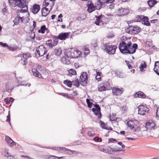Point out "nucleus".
Here are the masks:
<instances>
[{"label": "nucleus", "instance_id": "1", "mask_svg": "<svg viewBox=\"0 0 159 159\" xmlns=\"http://www.w3.org/2000/svg\"><path fill=\"white\" fill-rule=\"evenodd\" d=\"M122 38L123 40L119 46L120 52L123 53L130 54H132L135 52L138 48V45L135 43L132 45L130 38H127L124 36L122 37Z\"/></svg>", "mask_w": 159, "mask_h": 159}, {"label": "nucleus", "instance_id": "2", "mask_svg": "<svg viewBox=\"0 0 159 159\" xmlns=\"http://www.w3.org/2000/svg\"><path fill=\"white\" fill-rule=\"evenodd\" d=\"M64 55L70 58H76L79 57L81 54V52L74 48L66 49L64 52Z\"/></svg>", "mask_w": 159, "mask_h": 159}, {"label": "nucleus", "instance_id": "3", "mask_svg": "<svg viewBox=\"0 0 159 159\" xmlns=\"http://www.w3.org/2000/svg\"><path fill=\"white\" fill-rule=\"evenodd\" d=\"M48 51L46 50V48L43 45H41L37 47L35 54L36 56L39 57L46 55L45 57L47 60L48 59L49 53H47Z\"/></svg>", "mask_w": 159, "mask_h": 159}, {"label": "nucleus", "instance_id": "4", "mask_svg": "<svg viewBox=\"0 0 159 159\" xmlns=\"http://www.w3.org/2000/svg\"><path fill=\"white\" fill-rule=\"evenodd\" d=\"M94 23L98 25L104 26L108 22V18L104 16L100 15L96 17Z\"/></svg>", "mask_w": 159, "mask_h": 159}, {"label": "nucleus", "instance_id": "5", "mask_svg": "<svg viewBox=\"0 0 159 159\" xmlns=\"http://www.w3.org/2000/svg\"><path fill=\"white\" fill-rule=\"evenodd\" d=\"M142 30L141 28L137 25H129L126 29V32L131 35L138 34Z\"/></svg>", "mask_w": 159, "mask_h": 159}, {"label": "nucleus", "instance_id": "6", "mask_svg": "<svg viewBox=\"0 0 159 159\" xmlns=\"http://www.w3.org/2000/svg\"><path fill=\"white\" fill-rule=\"evenodd\" d=\"M127 124L128 127L134 131H139L140 129L138 121L136 120H129Z\"/></svg>", "mask_w": 159, "mask_h": 159}, {"label": "nucleus", "instance_id": "7", "mask_svg": "<svg viewBox=\"0 0 159 159\" xmlns=\"http://www.w3.org/2000/svg\"><path fill=\"white\" fill-rule=\"evenodd\" d=\"M9 5L12 7H23L25 6L24 4L26 0H8Z\"/></svg>", "mask_w": 159, "mask_h": 159}, {"label": "nucleus", "instance_id": "8", "mask_svg": "<svg viewBox=\"0 0 159 159\" xmlns=\"http://www.w3.org/2000/svg\"><path fill=\"white\" fill-rule=\"evenodd\" d=\"M31 0H26V1L25 2L24 4H25V6H24L23 7H20L22 9L20 10H18V12H19L18 14L19 16H26L27 17L28 13H27V11L28 10L27 8V4Z\"/></svg>", "mask_w": 159, "mask_h": 159}, {"label": "nucleus", "instance_id": "9", "mask_svg": "<svg viewBox=\"0 0 159 159\" xmlns=\"http://www.w3.org/2000/svg\"><path fill=\"white\" fill-rule=\"evenodd\" d=\"M27 16H18L16 17L13 20L14 25H17L20 23H26L27 22L28 18Z\"/></svg>", "mask_w": 159, "mask_h": 159}, {"label": "nucleus", "instance_id": "10", "mask_svg": "<svg viewBox=\"0 0 159 159\" xmlns=\"http://www.w3.org/2000/svg\"><path fill=\"white\" fill-rule=\"evenodd\" d=\"M117 48L116 45H106L104 49L109 54L113 55L115 53Z\"/></svg>", "mask_w": 159, "mask_h": 159}, {"label": "nucleus", "instance_id": "11", "mask_svg": "<svg viewBox=\"0 0 159 159\" xmlns=\"http://www.w3.org/2000/svg\"><path fill=\"white\" fill-rule=\"evenodd\" d=\"M138 113L140 115H144L148 113L149 109L144 105H140L138 107Z\"/></svg>", "mask_w": 159, "mask_h": 159}, {"label": "nucleus", "instance_id": "12", "mask_svg": "<svg viewBox=\"0 0 159 159\" xmlns=\"http://www.w3.org/2000/svg\"><path fill=\"white\" fill-rule=\"evenodd\" d=\"M80 80L81 84L83 85L87 84L88 81V75L86 72H83L80 76Z\"/></svg>", "mask_w": 159, "mask_h": 159}, {"label": "nucleus", "instance_id": "13", "mask_svg": "<svg viewBox=\"0 0 159 159\" xmlns=\"http://www.w3.org/2000/svg\"><path fill=\"white\" fill-rule=\"evenodd\" d=\"M112 90L113 94L116 96L120 95L124 91V89L122 88H120L114 87L112 88Z\"/></svg>", "mask_w": 159, "mask_h": 159}, {"label": "nucleus", "instance_id": "14", "mask_svg": "<svg viewBox=\"0 0 159 159\" xmlns=\"http://www.w3.org/2000/svg\"><path fill=\"white\" fill-rule=\"evenodd\" d=\"M94 107L95 108H93L92 110L94 112L95 115L98 116V118H100L101 117V113L100 111L101 108L98 105L95 104Z\"/></svg>", "mask_w": 159, "mask_h": 159}, {"label": "nucleus", "instance_id": "15", "mask_svg": "<svg viewBox=\"0 0 159 159\" xmlns=\"http://www.w3.org/2000/svg\"><path fill=\"white\" fill-rule=\"evenodd\" d=\"M54 4L55 3L51 1L50 0H45L43 2V7L51 10Z\"/></svg>", "mask_w": 159, "mask_h": 159}, {"label": "nucleus", "instance_id": "16", "mask_svg": "<svg viewBox=\"0 0 159 159\" xmlns=\"http://www.w3.org/2000/svg\"><path fill=\"white\" fill-rule=\"evenodd\" d=\"M156 126L155 121L152 120L148 121L146 123L145 127L147 129H151Z\"/></svg>", "mask_w": 159, "mask_h": 159}, {"label": "nucleus", "instance_id": "17", "mask_svg": "<svg viewBox=\"0 0 159 159\" xmlns=\"http://www.w3.org/2000/svg\"><path fill=\"white\" fill-rule=\"evenodd\" d=\"M98 4L100 7L102 6H105L109 3L114 2L115 0H98Z\"/></svg>", "mask_w": 159, "mask_h": 159}, {"label": "nucleus", "instance_id": "18", "mask_svg": "<svg viewBox=\"0 0 159 159\" xmlns=\"http://www.w3.org/2000/svg\"><path fill=\"white\" fill-rule=\"evenodd\" d=\"M128 13V10L126 9L121 8L118 9L117 12V14L118 16H122L126 15Z\"/></svg>", "mask_w": 159, "mask_h": 159}, {"label": "nucleus", "instance_id": "19", "mask_svg": "<svg viewBox=\"0 0 159 159\" xmlns=\"http://www.w3.org/2000/svg\"><path fill=\"white\" fill-rule=\"evenodd\" d=\"M146 96V95L143 92L140 91L136 92L134 95L135 98L139 97L141 98H145Z\"/></svg>", "mask_w": 159, "mask_h": 159}, {"label": "nucleus", "instance_id": "20", "mask_svg": "<svg viewBox=\"0 0 159 159\" xmlns=\"http://www.w3.org/2000/svg\"><path fill=\"white\" fill-rule=\"evenodd\" d=\"M69 35V34L67 32L60 33L57 37L58 39L64 40L68 38Z\"/></svg>", "mask_w": 159, "mask_h": 159}, {"label": "nucleus", "instance_id": "21", "mask_svg": "<svg viewBox=\"0 0 159 159\" xmlns=\"http://www.w3.org/2000/svg\"><path fill=\"white\" fill-rule=\"evenodd\" d=\"M40 10V7L39 5L37 4H34L31 8V11L34 14H36Z\"/></svg>", "mask_w": 159, "mask_h": 159}, {"label": "nucleus", "instance_id": "22", "mask_svg": "<svg viewBox=\"0 0 159 159\" xmlns=\"http://www.w3.org/2000/svg\"><path fill=\"white\" fill-rule=\"evenodd\" d=\"M88 6L87 11L89 13H91L94 11L96 8V7L93 4L92 2H90L89 4L88 5Z\"/></svg>", "mask_w": 159, "mask_h": 159}, {"label": "nucleus", "instance_id": "23", "mask_svg": "<svg viewBox=\"0 0 159 159\" xmlns=\"http://www.w3.org/2000/svg\"><path fill=\"white\" fill-rule=\"evenodd\" d=\"M5 139L9 146L12 147L15 145V143L8 136H6Z\"/></svg>", "mask_w": 159, "mask_h": 159}, {"label": "nucleus", "instance_id": "24", "mask_svg": "<svg viewBox=\"0 0 159 159\" xmlns=\"http://www.w3.org/2000/svg\"><path fill=\"white\" fill-rule=\"evenodd\" d=\"M50 10L48 8H47L43 7L41 9L42 15L45 17L47 16L49 13Z\"/></svg>", "mask_w": 159, "mask_h": 159}, {"label": "nucleus", "instance_id": "25", "mask_svg": "<svg viewBox=\"0 0 159 159\" xmlns=\"http://www.w3.org/2000/svg\"><path fill=\"white\" fill-rule=\"evenodd\" d=\"M32 72L34 76L40 79H43L41 75L39 72L36 69H32Z\"/></svg>", "mask_w": 159, "mask_h": 159}, {"label": "nucleus", "instance_id": "26", "mask_svg": "<svg viewBox=\"0 0 159 159\" xmlns=\"http://www.w3.org/2000/svg\"><path fill=\"white\" fill-rule=\"evenodd\" d=\"M45 32L48 33V30L45 25H42L40 28V29L38 31L39 33H41L43 34Z\"/></svg>", "mask_w": 159, "mask_h": 159}, {"label": "nucleus", "instance_id": "27", "mask_svg": "<svg viewBox=\"0 0 159 159\" xmlns=\"http://www.w3.org/2000/svg\"><path fill=\"white\" fill-rule=\"evenodd\" d=\"M69 58H68L65 55L61 58V62L64 64H68L70 63Z\"/></svg>", "mask_w": 159, "mask_h": 159}, {"label": "nucleus", "instance_id": "28", "mask_svg": "<svg viewBox=\"0 0 159 159\" xmlns=\"http://www.w3.org/2000/svg\"><path fill=\"white\" fill-rule=\"evenodd\" d=\"M153 69L155 72L159 75V61L155 62Z\"/></svg>", "mask_w": 159, "mask_h": 159}, {"label": "nucleus", "instance_id": "29", "mask_svg": "<svg viewBox=\"0 0 159 159\" xmlns=\"http://www.w3.org/2000/svg\"><path fill=\"white\" fill-rule=\"evenodd\" d=\"M142 21V23L145 25L148 26H149L150 25V24L148 18L147 16H144Z\"/></svg>", "mask_w": 159, "mask_h": 159}, {"label": "nucleus", "instance_id": "30", "mask_svg": "<svg viewBox=\"0 0 159 159\" xmlns=\"http://www.w3.org/2000/svg\"><path fill=\"white\" fill-rule=\"evenodd\" d=\"M157 2L156 0H148L147 2L148 5L150 7H153Z\"/></svg>", "mask_w": 159, "mask_h": 159}, {"label": "nucleus", "instance_id": "31", "mask_svg": "<svg viewBox=\"0 0 159 159\" xmlns=\"http://www.w3.org/2000/svg\"><path fill=\"white\" fill-rule=\"evenodd\" d=\"M102 83L107 90H110L111 89V84L108 81H105Z\"/></svg>", "mask_w": 159, "mask_h": 159}, {"label": "nucleus", "instance_id": "32", "mask_svg": "<svg viewBox=\"0 0 159 159\" xmlns=\"http://www.w3.org/2000/svg\"><path fill=\"white\" fill-rule=\"evenodd\" d=\"M147 67V64L145 62H142L139 66L140 70L141 71H143L145 70L144 69H146Z\"/></svg>", "mask_w": 159, "mask_h": 159}, {"label": "nucleus", "instance_id": "33", "mask_svg": "<svg viewBox=\"0 0 159 159\" xmlns=\"http://www.w3.org/2000/svg\"><path fill=\"white\" fill-rule=\"evenodd\" d=\"M98 90L99 92H102L106 91L105 86H104L102 83L100 84L98 86Z\"/></svg>", "mask_w": 159, "mask_h": 159}, {"label": "nucleus", "instance_id": "34", "mask_svg": "<svg viewBox=\"0 0 159 159\" xmlns=\"http://www.w3.org/2000/svg\"><path fill=\"white\" fill-rule=\"evenodd\" d=\"M76 74V72L75 70L70 69L68 70V75L70 76H71L72 75H75Z\"/></svg>", "mask_w": 159, "mask_h": 159}, {"label": "nucleus", "instance_id": "35", "mask_svg": "<svg viewBox=\"0 0 159 159\" xmlns=\"http://www.w3.org/2000/svg\"><path fill=\"white\" fill-rule=\"evenodd\" d=\"M144 16L138 15L135 18L134 20L137 22H141L144 18Z\"/></svg>", "mask_w": 159, "mask_h": 159}, {"label": "nucleus", "instance_id": "36", "mask_svg": "<svg viewBox=\"0 0 159 159\" xmlns=\"http://www.w3.org/2000/svg\"><path fill=\"white\" fill-rule=\"evenodd\" d=\"M58 39L56 36H54L53 37V41L52 42L53 47L57 45L58 42Z\"/></svg>", "mask_w": 159, "mask_h": 159}, {"label": "nucleus", "instance_id": "37", "mask_svg": "<svg viewBox=\"0 0 159 159\" xmlns=\"http://www.w3.org/2000/svg\"><path fill=\"white\" fill-rule=\"evenodd\" d=\"M72 82V84H73L74 86L78 87L80 85V82H79L78 79H77L73 80Z\"/></svg>", "mask_w": 159, "mask_h": 159}, {"label": "nucleus", "instance_id": "38", "mask_svg": "<svg viewBox=\"0 0 159 159\" xmlns=\"http://www.w3.org/2000/svg\"><path fill=\"white\" fill-rule=\"evenodd\" d=\"M64 157H57L55 156L50 155L48 157L47 159H61Z\"/></svg>", "mask_w": 159, "mask_h": 159}, {"label": "nucleus", "instance_id": "39", "mask_svg": "<svg viewBox=\"0 0 159 159\" xmlns=\"http://www.w3.org/2000/svg\"><path fill=\"white\" fill-rule=\"evenodd\" d=\"M46 44L47 46L50 48H52L53 46L52 44V41L51 39H49L46 41Z\"/></svg>", "mask_w": 159, "mask_h": 159}, {"label": "nucleus", "instance_id": "40", "mask_svg": "<svg viewBox=\"0 0 159 159\" xmlns=\"http://www.w3.org/2000/svg\"><path fill=\"white\" fill-rule=\"evenodd\" d=\"M64 83L69 87H71L72 85V82L67 80H65Z\"/></svg>", "mask_w": 159, "mask_h": 159}, {"label": "nucleus", "instance_id": "41", "mask_svg": "<svg viewBox=\"0 0 159 159\" xmlns=\"http://www.w3.org/2000/svg\"><path fill=\"white\" fill-rule=\"evenodd\" d=\"M55 55L57 56H59L61 54L62 50L61 48L56 49L55 51Z\"/></svg>", "mask_w": 159, "mask_h": 159}, {"label": "nucleus", "instance_id": "42", "mask_svg": "<svg viewBox=\"0 0 159 159\" xmlns=\"http://www.w3.org/2000/svg\"><path fill=\"white\" fill-rule=\"evenodd\" d=\"M8 48L10 51H14L17 50L18 49V48L17 46H15L13 47H9L8 46Z\"/></svg>", "mask_w": 159, "mask_h": 159}, {"label": "nucleus", "instance_id": "43", "mask_svg": "<svg viewBox=\"0 0 159 159\" xmlns=\"http://www.w3.org/2000/svg\"><path fill=\"white\" fill-rule=\"evenodd\" d=\"M86 102L89 108H91L93 106V103L90 102L89 100L87 98L86 100Z\"/></svg>", "mask_w": 159, "mask_h": 159}, {"label": "nucleus", "instance_id": "44", "mask_svg": "<svg viewBox=\"0 0 159 159\" xmlns=\"http://www.w3.org/2000/svg\"><path fill=\"white\" fill-rule=\"evenodd\" d=\"M23 57L25 60H27V59L31 57L30 54L29 53H24L23 54Z\"/></svg>", "mask_w": 159, "mask_h": 159}, {"label": "nucleus", "instance_id": "45", "mask_svg": "<svg viewBox=\"0 0 159 159\" xmlns=\"http://www.w3.org/2000/svg\"><path fill=\"white\" fill-rule=\"evenodd\" d=\"M7 152V155H5V156L7 157V159H16V157L11 155H9L8 152L7 151H6L5 152Z\"/></svg>", "mask_w": 159, "mask_h": 159}, {"label": "nucleus", "instance_id": "46", "mask_svg": "<svg viewBox=\"0 0 159 159\" xmlns=\"http://www.w3.org/2000/svg\"><path fill=\"white\" fill-rule=\"evenodd\" d=\"M19 63L20 64L23 65H25L27 63V60L21 59Z\"/></svg>", "mask_w": 159, "mask_h": 159}, {"label": "nucleus", "instance_id": "47", "mask_svg": "<svg viewBox=\"0 0 159 159\" xmlns=\"http://www.w3.org/2000/svg\"><path fill=\"white\" fill-rule=\"evenodd\" d=\"M91 45L93 47H96L97 46L98 44L97 40H94L92 41Z\"/></svg>", "mask_w": 159, "mask_h": 159}, {"label": "nucleus", "instance_id": "48", "mask_svg": "<svg viewBox=\"0 0 159 159\" xmlns=\"http://www.w3.org/2000/svg\"><path fill=\"white\" fill-rule=\"evenodd\" d=\"M93 140L95 141L99 142H100L102 141V139L101 138H99L98 137H96L94 138L93 139Z\"/></svg>", "mask_w": 159, "mask_h": 159}, {"label": "nucleus", "instance_id": "49", "mask_svg": "<svg viewBox=\"0 0 159 159\" xmlns=\"http://www.w3.org/2000/svg\"><path fill=\"white\" fill-rule=\"evenodd\" d=\"M53 149L56 150H66V148L64 147H61V148H56V147H53Z\"/></svg>", "mask_w": 159, "mask_h": 159}, {"label": "nucleus", "instance_id": "50", "mask_svg": "<svg viewBox=\"0 0 159 159\" xmlns=\"http://www.w3.org/2000/svg\"><path fill=\"white\" fill-rule=\"evenodd\" d=\"M84 54L85 55H87L89 53V50L88 48L84 47Z\"/></svg>", "mask_w": 159, "mask_h": 159}, {"label": "nucleus", "instance_id": "51", "mask_svg": "<svg viewBox=\"0 0 159 159\" xmlns=\"http://www.w3.org/2000/svg\"><path fill=\"white\" fill-rule=\"evenodd\" d=\"M101 127L103 129H107V128L106 127V125L102 121H101Z\"/></svg>", "mask_w": 159, "mask_h": 159}, {"label": "nucleus", "instance_id": "52", "mask_svg": "<svg viewBox=\"0 0 159 159\" xmlns=\"http://www.w3.org/2000/svg\"><path fill=\"white\" fill-rule=\"evenodd\" d=\"M88 134L89 136L91 137H93L95 135V133H94L93 132L91 131H89L87 133Z\"/></svg>", "mask_w": 159, "mask_h": 159}, {"label": "nucleus", "instance_id": "53", "mask_svg": "<svg viewBox=\"0 0 159 159\" xmlns=\"http://www.w3.org/2000/svg\"><path fill=\"white\" fill-rule=\"evenodd\" d=\"M156 114V118L157 119V120H159V107H158L157 108Z\"/></svg>", "mask_w": 159, "mask_h": 159}, {"label": "nucleus", "instance_id": "54", "mask_svg": "<svg viewBox=\"0 0 159 159\" xmlns=\"http://www.w3.org/2000/svg\"><path fill=\"white\" fill-rule=\"evenodd\" d=\"M6 121L9 123V124H11L10 122V115L9 113H8V115L7 116V119Z\"/></svg>", "mask_w": 159, "mask_h": 159}, {"label": "nucleus", "instance_id": "55", "mask_svg": "<svg viewBox=\"0 0 159 159\" xmlns=\"http://www.w3.org/2000/svg\"><path fill=\"white\" fill-rule=\"evenodd\" d=\"M114 141H117V140L113 138H111L108 139V143H113Z\"/></svg>", "mask_w": 159, "mask_h": 159}, {"label": "nucleus", "instance_id": "56", "mask_svg": "<svg viewBox=\"0 0 159 159\" xmlns=\"http://www.w3.org/2000/svg\"><path fill=\"white\" fill-rule=\"evenodd\" d=\"M0 45L3 47H8V45L6 43H3L2 42L0 43Z\"/></svg>", "mask_w": 159, "mask_h": 159}, {"label": "nucleus", "instance_id": "57", "mask_svg": "<svg viewBox=\"0 0 159 159\" xmlns=\"http://www.w3.org/2000/svg\"><path fill=\"white\" fill-rule=\"evenodd\" d=\"M112 3L109 6V8L111 9H114L115 7V4L111 3Z\"/></svg>", "mask_w": 159, "mask_h": 159}, {"label": "nucleus", "instance_id": "58", "mask_svg": "<svg viewBox=\"0 0 159 159\" xmlns=\"http://www.w3.org/2000/svg\"><path fill=\"white\" fill-rule=\"evenodd\" d=\"M111 150L112 152H120L122 151L121 149H120V148L118 149H111Z\"/></svg>", "mask_w": 159, "mask_h": 159}, {"label": "nucleus", "instance_id": "59", "mask_svg": "<svg viewBox=\"0 0 159 159\" xmlns=\"http://www.w3.org/2000/svg\"><path fill=\"white\" fill-rule=\"evenodd\" d=\"M129 62L128 61H126V63L127 64L128 66L129 69H131L132 68L131 65L129 64Z\"/></svg>", "mask_w": 159, "mask_h": 159}, {"label": "nucleus", "instance_id": "60", "mask_svg": "<svg viewBox=\"0 0 159 159\" xmlns=\"http://www.w3.org/2000/svg\"><path fill=\"white\" fill-rule=\"evenodd\" d=\"M74 66L75 68L76 69L78 68L79 67V64L78 63H74Z\"/></svg>", "mask_w": 159, "mask_h": 159}, {"label": "nucleus", "instance_id": "61", "mask_svg": "<svg viewBox=\"0 0 159 159\" xmlns=\"http://www.w3.org/2000/svg\"><path fill=\"white\" fill-rule=\"evenodd\" d=\"M118 144L119 145H121V147L123 148H124L125 147V145L124 144H123L121 142H118Z\"/></svg>", "mask_w": 159, "mask_h": 159}, {"label": "nucleus", "instance_id": "62", "mask_svg": "<svg viewBox=\"0 0 159 159\" xmlns=\"http://www.w3.org/2000/svg\"><path fill=\"white\" fill-rule=\"evenodd\" d=\"M96 79L98 81H100L101 80V76H96Z\"/></svg>", "mask_w": 159, "mask_h": 159}, {"label": "nucleus", "instance_id": "63", "mask_svg": "<svg viewBox=\"0 0 159 159\" xmlns=\"http://www.w3.org/2000/svg\"><path fill=\"white\" fill-rule=\"evenodd\" d=\"M36 25V22L35 21H33V27L34 29H35Z\"/></svg>", "mask_w": 159, "mask_h": 159}, {"label": "nucleus", "instance_id": "64", "mask_svg": "<svg viewBox=\"0 0 159 159\" xmlns=\"http://www.w3.org/2000/svg\"><path fill=\"white\" fill-rule=\"evenodd\" d=\"M5 101L6 102V103L7 104H9L10 103L9 101H8V98H6L4 99Z\"/></svg>", "mask_w": 159, "mask_h": 159}]
</instances>
